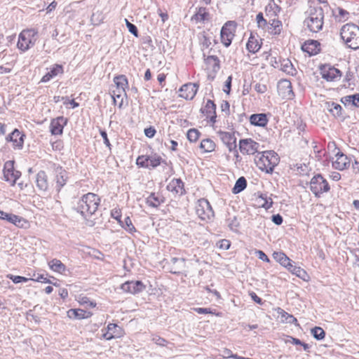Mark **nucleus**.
Segmentation results:
<instances>
[{
    "mask_svg": "<svg viewBox=\"0 0 359 359\" xmlns=\"http://www.w3.org/2000/svg\"><path fill=\"white\" fill-rule=\"evenodd\" d=\"M306 18L304 25L313 33H318L323 29L324 24V11L320 6H309L305 12Z\"/></svg>",
    "mask_w": 359,
    "mask_h": 359,
    "instance_id": "f257e3e1",
    "label": "nucleus"
},
{
    "mask_svg": "<svg viewBox=\"0 0 359 359\" xmlns=\"http://www.w3.org/2000/svg\"><path fill=\"white\" fill-rule=\"evenodd\" d=\"M100 203V198L97 195L88 193L82 196L74 208L83 217H88L97 211Z\"/></svg>",
    "mask_w": 359,
    "mask_h": 359,
    "instance_id": "f03ea898",
    "label": "nucleus"
},
{
    "mask_svg": "<svg viewBox=\"0 0 359 359\" xmlns=\"http://www.w3.org/2000/svg\"><path fill=\"white\" fill-rule=\"evenodd\" d=\"M340 36L348 48L354 50L359 48V26L353 23L343 25Z\"/></svg>",
    "mask_w": 359,
    "mask_h": 359,
    "instance_id": "7ed1b4c3",
    "label": "nucleus"
},
{
    "mask_svg": "<svg viewBox=\"0 0 359 359\" xmlns=\"http://www.w3.org/2000/svg\"><path fill=\"white\" fill-rule=\"evenodd\" d=\"M279 157L274 151H265L258 159H255L257 166L266 173H272L275 166L279 163Z\"/></svg>",
    "mask_w": 359,
    "mask_h": 359,
    "instance_id": "20e7f679",
    "label": "nucleus"
},
{
    "mask_svg": "<svg viewBox=\"0 0 359 359\" xmlns=\"http://www.w3.org/2000/svg\"><path fill=\"white\" fill-rule=\"evenodd\" d=\"M38 39V31L35 29L22 30L18 36V48L23 52L34 46Z\"/></svg>",
    "mask_w": 359,
    "mask_h": 359,
    "instance_id": "39448f33",
    "label": "nucleus"
},
{
    "mask_svg": "<svg viewBox=\"0 0 359 359\" xmlns=\"http://www.w3.org/2000/svg\"><path fill=\"white\" fill-rule=\"evenodd\" d=\"M328 182L321 174L315 175L310 181V190L316 198H320L324 193L330 191Z\"/></svg>",
    "mask_w": 359,
    "mask_h": 359,
    "instance_id": "423d86ee",
    "label": "nucleus"
},
{
    "mask_svg": "<svg viewBox=\"0 0 359 359\" xmlns=\"http://www.w3.org/2000/svg\"><path fill=\"white\" fill-rule=\"evenodd\" d=\"M236 22L228 21L222 27L220 32L221 41L225 47H229L235 36Z\"/></svg>",
    "mask_w": 359,
    "mask_h": 359,
    "instance_id": "0eeeda50",
    "label": "nucleus"
},
{
    "mask_svg": "<svg viewBox=\"0 0 359 359\" xmlns=\"http://www.w3.org/2000/svg\"><path fill=\"white\" fill-rule=\"evenodd\" d=\"M196 211L199 218L203 221L210 220L215 216V213L210 203L205 198L198 200Z\"/></svg>",
    "mask_w": 359,
    "mask_h": 359,
    "instance_id": "6e6552de",
    "label": "nucleus"
},
{
    "mask_svg": "<svg viewBox=\"0 0 359 359\" xmlns=\"http://www.w3.org/2000/svg\"><path fill=\"white\" fill-rule=\"evenodd\" d=\"M162 162V158L157 154L152 156L142 155L137 157L136 164L141 168H155Z\"/></svg>",
    "mask_w": 359,
    "mask_h": 359,
    "instance_id": "1a4fd4ad",
    "label": "nucleus"
},
{
    "mask_svg": "<svg viewBox=\"0 0 359 359\" xmlns=\"http://www.w3.org/2000/svg\"><path fill=\"white\" fill-rule=\"evenodd\" d=\"M3 172L4 180L10 182L12 186L16 183L17 180L21 176V172L14 169L13 161H8L4 163Z\"/></svg>",
    "mask_w": 359,
    "mask_h": 359,
    "instance_id": "9d476101",
    "label": "nucleus"
},
{
    "mask_svg": "<svg viewBox=\"0 0 359 359\" xmlns=\"http://www.w3.org/2000/svg\"><path fill=\"white\" fill-rule=\"evenodd\" d=\"M259 144L251 138L241 139L239 142L240 151L244 155H253L258 151Z\"/></svg>",
    "mask_w": 359,
    "mask_h": 359,
    "instance_id": "9b49d317",
    "label": "nucleus"
},
{
    "mask_svg": "<svg viewBox=\"0 0 359 359\" xmlns=\"http://www.w3.org/2000/svg\"><path fill=\"white\" fill-rule=\"evenodd\" d=\"M25 138V135L15 128L7 135L6 140L8 142H12V147L14 149L20 150L23 148Z\"/></svg>",
    "mask_w": 359,
    "mask_h": 359,
    "instance_id": "f8f14e48",
    "label": "nucleus"
},
{
    "mask_svg": "<svg viewBox=\"0 0 359 359\" xmlns=\"http://www.w3.org/2000/svg\"><path fill=\"white\" fill-rule=\"evenodd\" d=\"M146 286L141 280H131L126 281L124 283L121 284V289L126 293H129L131 294H136L142 292L144 290Z\"/></svg>",
    "mask_w": 359,
    "mask_h": 359,
    "instance_id": "ddd939ff",
    "label": "nucleus"
},
{
    "mask_svg": "<svg viewBox=\"0 0 359 359\" xmlns=\"http://www.w3.org/2000/svg\"><path fill=\"white\" fill-rule=\"evenodd\" d=\"M322 78L327 81H333L341 76V73L338 69L331 67L329 65H325L320 68Z\"/></svg>",
    "mask_w": 359,
    "mask_h": 359,
    "instance_id": "4468645a",
    "label": "nucleus"
},
{
    "mask_svg": "<svg viewBox=\"0 0 359 359\" xmlns=\"http://www.w3.org/2000/svg\"><path fill=\"white\" fill-rule=\"evenodd\" d=\"M55 189L57 192H59L67 184L68 180V173L60 165H57L55 168Z\"/></svg>",
    "mask_w": 359,
    "mask_h": 359,
    "instance_id": "2eb2a0df",
    "label": "nucleus"
},
{
    "mask_svg": "<svg viewBox=\"0 0 359 359\" xmlns=\"http://www.w3.org/2000/svg\"><path fill=\"white\" fill-rule=\"evenodd\" d=\"M217 134L229 151L236 150L237 146L236 137H235L234 133L219 130L217 132Z\"/></svg>",
    "mask_w": 359,
    "mask_h": 359,
    "instance_id": "dca6fc26",
    "label": "nucleus"
},
{
    "mask_svg": "<svg viewBox=\"0 0 359 359\" xmlns=\"http://www.w3.org/2000/svg\"><path fill=\"white\" fill-rule=\"evenodd\" d=\"M198 89V85L196 83H188L184 84L180 89V97L187 100L194 99Z\"/></svg>",
    "mask_w": 359,
    "mask_h": 359,
    "instance_id": "f3484780",
    "label": "nucleus"
},
{
    "mask_svg": "<svg viewBox=\"0 0 359 359\" xmlns=\"http://www.w3.org/2000/svg\"><path fill=\"white\" fill-rule=\"evenodd\" d=\"M67 118L64 116H58L50 121V131L52 135H60L63 133V128L67 123Z\"/></svg>",
    "mask_w": 359,
    "mask_h": 359,
    "instance_id": "a211bd4d",
    "label": "nucleus"
},
{
    "mask_svg": "<svg viewBox=\"0 0 359 359\" xmlns=\"http://www.w3.org/2000/svg\"><path fill=\"white\" fill-rule=\"evenodd\" d=\"M1 215H2V217H1V219L6 220L17 227L26 228L28 224L27 220L19 215L5 212H4V213H1Z\"/></svg>",
    "mask_w": 359,
    "mask_h": 359,
    "instance_id": "6ab92c4d",
    "label": "nucleus"
},
{
    "mask_svg": "<svg viewBox=\"0 0 359 359\" xmlns=\"http://www.w3.org/2000/svg\"><path fill=\"white\" fill-rule=\"evenodd\" d=\"M336 160L332 162V167L339 170L347 169L351 163V158L341 151L335 155Z\"/></svg>",
    "mask_w": 359,
    "mask_h": 359,
    "instance_id": "aec40b11",
    "label": "nucleus"
},
{
    "mask_svg": "<svg viewBox=\"0 0 359 359\" xmlns=\"http://www.w3.org/2000/svg\"><path fill=\"white\" fill-rule=\"evenodd\" d=\"M278 89L279 93L287 99H292L294 96L292 83L287 79H282L278 82Z\"/></svg>",
    "mask_w": 359,
    "mask_h": 359,
    "instance_id": "412c9836",
    "label": "nucleus"
},
{
    "mask_svg": "<svg viewBox=\"0 0 359 359\" xmlns=\"http://www.w3.org/2000/svg\"><path fill=\"white\" fill-rule=\"evenodd\" d=\"M36 186L37 189L43 193L48 191L49 183L48 175L45 171L41 170L36 175Z\"/></svg>",
    "mask_w": 359,
    "mask_h": 359,
    "instance_id": "4be33fe9",
    "label": "nucleus"
},
{
    "mask_svg": "<svg viewBox=\"0 0 359 359\" xmlns=\"http://www.w3.org/2000/svg\"><path fill=\"white\" fill-rule=\"evenodd\" d=\"M210 14L208 11V9L205 7H199L196 8V11L195 14L192 15L191 20L195 23H204L210 21Z\"/></svg>",
    "mask_w": 359,
    "mask_h": 359,
    "instance_id": "5701e85b",
    "label": "nucleus"
},
{
    "mask_svg": "<svg viewBox=\"0 0 359 359\" xmlns=\"http://www.w3.org/2000/svg\"><path fill=\"white\" fill-rule=\"evenodd\" d=\"M64 72L63 67L59 64H55L50 67L49 71L41 78V83H46L55 78L57 75L62 74Z\"/></svg>",
    "mask_w": 359,
    "mask_h": 359,
    "instance_id": "b1692460",
    "label": "nucleus"
},
{
    "mask_svg": "<svg viewBox=\"0 0 359 359\" xmlns=\"http://www.w3.org/2000/svg\"><path fill=\"white\" fill-rule=\"evenodd\" d=\"M167 189L179 195L185 194L184 184L181 179H172L168 184Z\"/></svg>",
    "mask_w": 359,
    "mask_h": 359,
    "instance_id": "393cba45",
    "label": "nucleus"
},
{
    "mask_svg": "<svg viewBox=\"0 0 359 359\" xmlns=\"http://www.w3.org/2000/svg\"><path fill=\"white\" fill-rule=\"evenodd\" d=\"M262 44V39H259L258 36H255L251 33L246 44V48L250 53H256L261 48Z\"/></svg>",
    "mask_w": 359,
    "mask_h": 359,
    "instance_id": "a878e982",
    "label": "nucleus"
},
{
    "mask_svg": "<svg viewBox=\"0 0 359 359\" xmlns=\"http://www.w3.org/2000/svg\"><path fill=\"white\" fill-rule=\"evenodd\" d=\"M320 43L315 40H309L302 45L303 51L308 53L310 55H316L320 51Z\"/></svg>",
    "mask_w": 359,
    "mask_h": 359,
    "instance_id": "bb28decb",
    "label": "nucleus"
},
{
    "mask_svg": "<svg viewBox=\"0 0 359 359\" xmlns=\"http://www.w3.org/2000/svg\"><path fill=\"white\" fill-rule=\"evenodd\" d=\"M250 122L252 125L264 127L267 125L269 120L265 114H254L250 116Z\"/></svg>",
    "mask_w": 359,
    "mask_h": 359,
    "instance_id": "cd10ccee",
    "label": "nucleus"
},
{
    "mask_svg": "<svg viewBox=\"0 0 359 359\" xmlns=\"http://www.w3.org/2000/svg\"><path fill=\"white\" fill-rule=\"evenodd\" d=\"M283 24L280 20L273 19L269 22V26L266 31L272 35H278L282 30Z\"/></svg>",
    "mask_w": 359,
    "mask_h": 359,
    "instance_id": "c85d7f7f",
    "label": "nucleus"
},
{
    "mask_svg": "<svg viewBox=\"0 0 359 359\" xmlns=\"http://www.w3.org/2000/svg\"><path fill=\"white\" fill-rule=\"evenodd\" d=\"M92 313L90 311H86L83 309H69L67 311V316L70 318H74L76 319H84L91 316Z\"/></svg>",
    "mask_w": 359,
    "mask_h": 359,
    "instance_id": "c756f323",
    "label": "nucleus"
},
{
    "mask_svg": "<svg viewBox=\"0 0 359 359\" xmlns=\"http://www.w3.org/2000/svg\"><path fill=\"white\" fill-rule=\"evenodd\" d=\"M203 57L205 63L208 66L209 68H211L212 71L217 72L219 68V60L216 55H209L205 57V53H203Z\"/></svg>",
    "mask_w": 359,
    "mask_h": 359,
    "instance_id": "7c9ffc66",
    "label": "nucleus"
},
{
    "mask_svg": "<svg viewBox=\"0 0 359 359\" xmlns=\"http://www.w3.org/2000/svg\"><path fill=\"white\" fill-rule=\"evenodd\" d=\"M48 266L52 271L59 273H65L67 269L66 266L57 259H53L50 260L48 262Z\"/></svg>",
    "mask_w": 359,
    "mask_h": 359,
    "instance_id": "2f4dec72",
    "label": "nucleus"
},
{
    "mask_svg": "<svg viewBox=\"0 0 359 359\" xmlns=\"http://www.w3.org/2000/svg\"><path fill=\"white\" fill-rule=\"evenodd\" d=\"M274 259L283 266L287 268L290 265L291 259L283 252H274L273 254Z\"/></svg>",
    "mask_w": 359,
    "mask_h": 359,
    "instance_id": "473e14b6",
    "label": "nucleus"
},
{
    "mask_svg": "<svg viewBox=\"0 0 359 359\" xmlns=\"http://www.w3.org/2000/svg\"><path fill=\"white\" fill-rule=\"evenodd\" d=\"M341 102L344 105H351L359 108V93L344 96L341 97Z\"/></svg>",
    "mask_w": 359,
    "mask_h": 359,
    "instance_id": "72a5a7b5",
    "label": "nucleus"
},
{
    "mask_svg": "<svg viewBox=\"0 0 359 359\" xmlns=\"http://www.w3.org/2000/svg\"><path fill=\"white\" fill-rule=\"evenodd\" d=\"M147 204L152 208H157L163 203V197L156 196L155 193H151L146 199Z\"/></svg>",
    "mask_w": 359,
    "mask_h": 359,
    "instance_id": "f704fd0d",
    "label": "nucleus"
},
{
    "mask_svg": "<svg viewBox=\"0 0 359 359\" xmlns=\"http://www.w3.org/2000/svg\"><path fill=\"white\" fill-rule=\"evenodd\" d=\"M114 82L116 88H120L121 91H125L128 85L126 76L123 74L115 76L114 78Z\"/></svg>",
    "mask_w": 359,
    "mask_h": 359,
    "instance_id": "c9c22d12",
    "label": "nucleus"
},
{
    "mask_svg": "<svg viewBox=\"0 0 359 359\" xmlns=\"http://www.w3.org/2000/svg\"><path fill=\"white\" fill-rule=\"evenodd\" d=\"M287 269L296 276L302 278V280H305L306 276H307V273L306 271L302 269L299 266H296L292 265V262H290V265L287 266Z\"/></svg>",
    "mask_w": 359,
    "mask_h": 359,
    "instance_id": "e433bc0d",
    "label": "nucleus"
},
{
    "mask_svg": "<svg viewBox=\"0 0 359 359\" xmlns=\"http://www.w3.org/2000/svg\"><path fill=\"white\" fill-rule=\"evenodd\" d=\"M247 187V180L244 177H239L234 187L232 189V192L233 194H238L243 191Z\"/></svg>",
    "mask_w": 359,
    "mask_h": 359,
    "instance_id": "4c0bfd02",
    "label": "nucleus"
},
{
    "mask_svg": "<svg viewBox=\"0 0 359 359\" xmlns=\"http://www.w3.org/2000/svg\"><path fill=\"white\" fill-rule=\"evenodd\" d=\"M280 67L282 71L291 75H293L296 71L291 61L288 59H283L281 61Z\"/></svg>",
    "mask_w": 359,
    "mask_h": 359,
    "instance_id": "58836bf2",
    "label": "nucleus"
},
{
    "mask_svg": "<svg viewBox=\"0 0 359 359\" xmlns=\"http://www.w3.org/2000/svg\"><path fill=\"white\" fill-rule=\"evenodd\" d=\"M201 111L205 116H208L212 114H215L216 104L211 100H208L205 107L201 109Z\"/></svg>",
    "mask_w": 359,
    "mask_h": 359,
    "instance_id": "ea45409f",
    "label": "nucleus"
},
{
    "mask_svg": "<svg viewBox=\"0 0 359 359\" xmlns=\"http://www.w3.org/2000/svg\"><path fill=\"white\" fill-rule=\"evenodd\" d=\"M200 148L203 149L204 152H211L215 150V144L210 139H205L201 141Z\"/></svg>",
    "mask_w": 359,
    "mask_h": 359,
    "instance_id": "a19ab883",
    "label": "nucleus"
},
{
    "mask_svg": "<svg viewBox=\"0 0 359 359\" xmlns=\"http://www.w3.org/2000/svg\"><path fill=\"white\" fill-rule=\"evenodd\" d=\"M328 109L334 116H341L342 107L340 104H337L334 102H327Z\"/></svg>",
    "mask_w": 359,
    "mask_h": 359,
    "instance_id": "79ce46f5",
    "label": "nucleus"
},
{
    "mask_svg": "<svg viewBox=\"0 0 359 359\" xmlns=\"http://www.w3.org/2000/svg\"><path fill=\"white\" fill-rule=\"evenodd\" d=\"M119 225L130 233H133L136 231V229L133 224L132 220L129 216H127L123 222L121 221Z\"/></svg>",
    "mask_w": 359,
    "mask_h": 359,
    "instance_id": "37998d69",
    "label": "nucleus"
},
{
    "mask_svg": "<svg viewBox=\"0 0 359 359\" xmlns=\"http://www.w3.org/2000/svg\"><path fill=\"white\" fill-rule=\"evenodd\" d=\"M311 332L313 337L317 340H322L325 337V332L320 327H315L311 329Z\"/></svg>",
    "mask_w": 359,
    "mask_h": 359,
    "instance_id": "c03bdc74",
    "label": "nucleus"
},
{
    "mask_svg": "<svg viewBox=\"0 0 359 359\" xmlns=\"http://www.w3.org/2000/svg\"><path fill=\"white\" fill-rule=\"evenodd\" d=\"M200 137V132L195 128L189 129L187 132V138L190 142H196Z\"/></svg>",
    "mask_w": 359,
    "mask_h": 359,
    "instance_id": "a18cd8bd",
    "label": "nucleus"
},
{
    "mask_svg": "<svg viewBox=\"0 0 359 359\" xmlns=\"http://www.w3.org/2000/svg\"><path fill=\"white\" fill-rule=\"evenodd\" d=\"M260 198L264 201V203L262 204V207L266 210H269L272 207L273 201L272 198L268 197L266 194H262L260 196Z\"/></svg>",
    "mask_w": 359,
    "mask_h": 359,
    "instance_id": "49530a36",
    "label": "nucleus"
},
{
    "mask_svg": "<svg viewBox=\"0 0 359 359\" xmlns=\"http://www.w3.org/2000/svg\"><path fill=\"white\" fill-rule=\"evenodd\" d=\"M7 277L11 279L14 283H27L28 282L30 279L29 278H25V277H23V276H14V275H12V274H9L7 276Z\"/></svg>",
    "mask_w": 359,
    "mask_h": 359,
    "instance_id": "de8ad7c7",
    "label": "nucleus"
},
{
    "mask_svg": "<svg viewBox=\"0 0 359 359\" xmlns=\"http://www.w3.org/2000/svg\"><path fill=\"white\" fill-rule=\"evenodd\" d=\"M125 21L128 31L135 36H138V29L137 27L134 24L130 22L127 19H125Z\"/></svg>",
    "mask_w": 359,
    "mask_h": 359,
    "instance_id": "09e8293b",
    "label": "nucleus"
},
{
    "mask_svg": "<svg viewBox=\"0 0 359 359\" xmlns=\"http://www.w3.org/2000/svg\"><path fill=\"white\" fill-rule=\"evenodd\" d=\"M111 217L116 219L118 224L121 223V211L118 208H114L111 211Z\"/></svg>",
    "mask_w": 359,
    "mask_h": 359,
    "instance_id": "8fccbe9b",
    "label": "nucleus"
},
{
    "mask_svg": "<svg viewBox=\"0 0 359 359\" xmlns=\"http://www.w3.org/2000/svg\"><path fill=\"white\" fill-rule=\"evenodd\" d=\"M103 337L107 340H110L114 338L120 337V332H118L116 331H113L111 332V331H109L107 330V332L103 334Z\"/></svg>",
    "mask_w": 359,
    "mask_h": 359,
    "instance_id": "3c124183",
    "label": "nucleus"
},
{
    "mask_svg": "<svg viewBox=\"0 0 359 359\" xmlns=\"http://www.w3.org/2000/svg\"><path fill=\"white\" fill-rule=\"evenodd\" d=\"M152 341L157 345L161 346H165L168 344V341L160 336L155 335L152 337Z\"/></svg>",
    "mask_w": 359,
    "mask_h": 359,
    "instance_id": "603ef678",
    "label": "nucleus"
},
{
    "mask_svg": "<svg viewBox=\"0 0 359 359\" xmlns=\"http://www.w3.org/2000/svg\"><path fill=\"white\" fill-rule=\"evenodd\" d=\"M254 88L258 93H264L267 90V87L265 84L257 83L255 85Z\"/></svg>",
    "mask_w": 359,
    "mask_h": 359,
    "instance_id": "864d4df0",
    "label": "nucleus"
},
{
    "mask_svg": "<svg viewBox=\"0 0 359 359\" xmlns=\"http://www.w3.org/2000/svg\"><path fill=\"white\" fill-rule=\"evenodd\" d=\"M107 330L109 331H111V332L113 331H116L118 332H120V337L122 336V331H123L122 329L115 323H109L107 325Z\"/></svg>",
    "mask_w": 359,
    "mask_h": 359,
    "instance_id": "5fc2aeb1",
    "label": "nucleus"
},
{
    "mask_svg": "<svg viewBox=\"0 0 359 359\" xmlns=\"http://www.w3.org/2000/svg\"><path fill=\"white\" fill-rule=\"evenodd\" d=\"M156 133V129L152 126H150L144 129V135L149 138L154 137Z\"/></svg>",
    "mask_w": 359,
    "mask_h": 359,
    "instance_id": "6e6d98bb",
    "label": "nucleus"
},
{
    "mask_svg": "<svg viewBox=\"0 0 359 359\" xmlns=\"http://www.w3.org/2000/svg\"><path fill=\"white\" fill-rule=\"evenodd\" d=\"M271 220L276 225H280L283 222V217L280 214L273 215Z\"/></svg>",
    "mask_w": 359,
    "mask_h": 359,
    "instance_id": "4d7b16f0",
    "label": "nucleus"
},
{
    "mask_svg": "<svg viewBox=\"0 0 359 359\" xmlns=\"http://www.w3.org/2000/svg\"><path fill=\"white\" fill-rule=\"evenodd\" d=\"M221 109L223 112H225L226 115L230 114V104L229 102L223 100L221 104Z\"/></svg>",
    "mask_w": 359,
    "mask_h": 359,
    "instance_id": "13d9d810",
    "label": "nucleus"
},
{
    "mask_svg": "<svg viewBox=\"0 0 359 359\" xmlns=\"http://www.w3.org/2000/svg\"><path fill=\"white\" fill-rule=\"evenodd\" d=\"M256 255L258 257V258L264 262H269L270 259L268 257V256L262 250H257L256 251Z\"/></svg>",
    "mask_w": 359,
    "mask_h": 359,
    "instance_id": "bf43d9fd",
    "label": "nucleus"
},
{
    "mask_svg": "<svg viewBox=\"0 0 359 359\" xmlns=\"http://www.w3.org/2000/svg\"><path fill=\"white\" fill-rule=\"evenodd\" d=\"M231 80H232V77H231V76H229L227 78L226 81H225V85H224V92H225L227 94H229L230 93V90H231Z\"/></svg>",
    "mask_w": 359,
    "mask_h": 359,
    "instance_id": "052dcab7",
    "label": "nucleus"
},
{
    "mask_svg": "<svg viewBox=\"0 0 359 359\" xmlns=\"http://www.w3.org/2000/svg\"><path fill=\"white\" fill-rule=\"evenodd\" d=\"M100 135L103 138L104 144L107 147H109L110 149L111 148V144H110V142H109V139L107 137V132L105 130H100Z\"/></svg>",
    "mask_w": 359,
    "mask_h": 359,
    "instance_id": "680f3d73",
    "label": "nucleus"
},
{
    "mask_svg": "<svg viewBox=\"0 0 359 359\" xmlns=\"http://www.w3.org/2000/svg\"><path fill=\"white\" fill-rule=\"evenodd\" d=\"M195 311L199 314H207V313H213L211 309L210 308H196L194 309Z\"/></svg>",
    "mask_w": 359,
    "mask_h": 359,
    "instance_id": "e2e57ef3",
    "label": "nucleus"
},
{
    "mask_svg": "<svg viewBox=\"0 0 359 359\" xmlns=\"http://www.w3.org/2000/svg\"><path fill=\"white\" fill-rule=\"evenodd\" d=\"M250 297L252 298V299L256 303L259 304H263V302H262V299L258 297L256 293L255 292H251L250 293Z\"/></svg>",
    "mask_w": 359,
    "mask_h": 359,
    "instance_id": "0e129e2a",
    "label": "nucleus"
},
{
    "mask_svg": "<svg viewBox=\"0 0 359 359\" xmlns=\"http://www.w3.org/2000/svg\"><path fill=\"white\" fill-rule=\"evenodd\" d=\"M269 26V22L266 21V19L263 20L262 22H260L257 24V27L259 29H263L264 31H266L267 27Z\"/></svg>",
    "mask_w": 359,
    "mask_h": 359,
    "instance_id": "69168bd1",
    "label": "nucleus"
},
{
    "mask_svg": "<svg viewBox=\"0 0 359 359\" xmlns=\"http://www.w3.org/2000/svg\"><path fill=\"white\" fill-rule=\"evenodd\" d=\"M211 44L210 38L207 37L206 36L203 35V41H202V46L205 48H208Z\"/></svg>",
    "mask_w": 359,
    "mask_h": 359,
    "instance_id": "338daca9",
    "label": "nucleus"
},
{
    "mask_svg": "<svg viewBox=\"0 0 359 359\" xmlns=\"http://www.w3.org/2000/svg\"><path fill=\"white\" fill-rule=\"evenodd\" d=\"M236 354H233L232 353V351L229 349H224L223 351V355L224 358H233V356H235Z\"/></svg>",
    "mask_w": 359,
    "mask_h": 359,
    "instance_id": "774afa93",
    "label": "nucleus"
}]
</instances>
